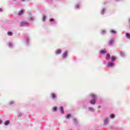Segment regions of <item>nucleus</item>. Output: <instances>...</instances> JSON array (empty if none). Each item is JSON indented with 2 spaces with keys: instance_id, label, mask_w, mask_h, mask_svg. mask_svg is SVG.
<instances>
[{
  "instance_id": "2f4dec72",
  "label": "nucleus",
  "mask_w": 130,
  "mask_h": 130,
  "mask_svg": "<svg viewBox=\"0 0 130 130\" xmlns=\"http://www.w3.org/2000/svg\"><path fill=\"white\" fill-rule=\"evenodd\" d=\"M101 107L100 106H99V108H101Z\"/></svg>"
},
{
  "instance_id": "39448f33",
  "label": "nucleus",
  "mask_w": 130,
  "mask_h": 130,
  "mask_svg": "<svg viewBox=\"0 0 130 130\" xmlns=\"http://www.w3.org/2000/svg\"><path fill=\"white\" fill-rule=\"evenodd\" d=\"M23 14H24V10H21L19 12V16H21L22 15H23Z\"/></svg>"
},
{
  "instance_id": "4be33fe9",
  "label": "nucleus",
  "mask_w": 130,
  "mask_h": 130,
  "mask_svg": "<svg viewBox=\"0 0 130 130\" xmlns=\"http://www.w3.org/2000/svg\"><path fill=\"white\" fill-rule=\"evenodd\" d=\"M101 33H102V34H104V33H105V30H102L101 31Z\"/></svg>"
},
{
  "instance_id": "393cba45",
  "label": "nucleus",
  "mask_w": 130,
  "mask_h": 130,
  "mask_svg": "<svg viewBox=\"0 0 130 130\" xmlns=\"http://www.w3.org/2000/svg\"><path fill=\"white\" fill-rule=\"evenodd\" d=\"M46 19V17H45V16H43V21H44V22L45 21Z\"/></svg>"
},
{
  "instance_id": "a878e982",
  "label": "nucleus",
  "mask_w": 130,
  "mask_h": 130,
  "mask_svg": "<svg viewBox=\"0 0 130 130\" xmlns=\"http://www.w3.org/2000/svg\"><path fill=\"white\" fill-rule=\"evenodd\" d=\"M105 12V9H103L102 11V14H104Z\"/></svg>"
},
{
  "instance_id": "6e6552de",
  "label": "nucleus",
  "mask_w": 130,
  "mask_h": 130,
  "mask_svg": "<svg viewBox=\"0 0 130 130\" xmlns=\"http://www.w3.org/2000/svg\"><path fill=\"white\" fill-rule=\"evenodd\" d=\"M106 59H110V54H107L106 56Z\"/></svg>"
},
{
  "instance_id": "f03ea898",
  "label": "nucleus",
  "mask_w": 130,
  "mask_h": 130,
  "mask_svg": "<svg viewBox=\"0 0 130 130\" xmlns=\"http://www.w3.org/2000/svg\"><path fill=\"white\" fill-rule=\"evenodd\" d=\"M67 55H68V51H66L62 54V57H63V58H66Z\"/></svg>"
},
{
  "instance_id": "2eb2a0df",
  "label": "nucleus",
  "mask_w": 130,
  "mask_h": 130,
  "mask_svg": "<svg viewBox=\"0 0 130 130\" xmlns=\"http://www.w3.org/2000/svg\"><path fill=\"white\" fill-rule=\"evenodd\" d=\"M8 35L9 36H12V35H13V33H12V32H8Z\"/></svg>"
},
{
  "instance_id": "cd10ccee",
  "label": "nucleus",
  "mask_w": 130,
  "mask_h": 130,
  "mask_svg": "<svg viewBox=\"0 0 130 130\" xmlns=\"http://www.w3.org/2000/svg\"><path fill=\"white\" fill-rule=\"evenodd\" d=\"M33 20H34V19L32 17L30 18V21H33Z\"/></svg>"
},
{
  "instance_id": "0eeeda50",
  "label": "nucleus",
  "mask_w": 130,
  "mask_h": 130,
  "mask_svg": "<svg viewBox=\"0 0 130 130\" xmlns=\"http://www.w3.org/2000/svg\"><path fill=\"white\" fill-rule=\"evenodd\" d=\"M113 43V40H111L110 41V42L108 43V45H111Z\"/></svg>"
},
{
  "instance_id": "9b49d317",
  "label": "nucleus",
  "mask_w": 130,
  "mask_h": 130,
  "mask_svg": "<svg viewBox=\"0 0 130 130\" xmlns=\"http://www.w3.org/2000/svg\"><path fill=\"white\" fill-rule=\"evenodd\" d=\"M126 36L128 39H130V34L128 33L126 34Z\"/></svg>"
},
{
  "instance_id": "dca6fc26",
  "label": "nucleus",
  "mask_w": 130,
  "mask_h": 130,
  "mask_svg": "<svg viewBox=\"0 0 130 130\" xmlns=\"http://www.w3.org/2000/svg\"><path fill=\"white\" fill-rule=\"evenodd\" d=\"M115 117V116L114 115V114H112L110 115L111 118H114Z\"/></svg>"
},
{
  "instance_id": "72a5a7b5",
  "label": "nucleus",
  "mask_w": 130,
  "mask_h": 130,
  "mask_svg": "<svg viewBox=\"0 0 130 130\" xmlns=\"http://www.w3.org/2000/svg\"><path fill=\"white\" fill-rule=\"evenodd\" d=\"M77 8H79V6H77Z\"/></svg>"
},
{
  "instance_id": "7ed1b4c3",
  "label": "nucleus",
  "mask_w": 130,
  "mask_h": 130,
  "mask_svg": "<svg viewBox=\"0 0 130 130\" xmlns=\"http://www.w3.org/2000/svg\"><path fill=\"white\" fill-rule=\"evenodd\" d=\"M113 66V63L112 62H109L107 63V67H108L109 68H111L112 67V66Z\"/></svg>"
},
{
  "instance_id": "473e14b6",
  "label": "nucleus",
  "mask_w": 130,
  "mask_h": 130,
  "mask_svg": "<svg viewBox=\"0 0 130 130\" xmlns=\"http://www.w3.org/2000/svg\"><path fill=\"white\" fill-rule=\"evenodd\" d=\"M22 2H24L25 1V0H22Z\"/></svg>"
},
{
  "instance_id": "c85d7f7f",
  "label": "nucleus",
  "mask_w": 130,
  "mask_h": 130,
  "mask_svg": "<svg viewBox=\"0 0 130 130\" xmlns=\"http://www.w3.org/2000/svg\"><path fill=\"white\" fill-rule=\"evenodd\" d=\"M89 110H90V111H93V109L92 108H90Z\"/></svg>"
},
{
  "instance_id": "c756f323",
  "label": "nucleus",
  "mask_w": 130,
  "mask_h": 130,
  "mask_svg": "<svg viewBox=\"0 0 130 130\" xmlns=\"http://www.w3.org/2000/svg\"><path fill=\"white\" fill-rule=\"evenodd\" d=\"M2 123V120H0V124Z\"/></svg>"
},
{
  "instance_id": "20e7f679",
  "label": "nucleus",
  "mask_w": 130,
  "mask_h": 130,
  "mask_svg": "<svg viewBox=\"0 0 130 130\" xmlns=\"http://www.w3.org/2000/svg\"><path fill=\"white\" fill-rule=\"evenodd\" d=\"M56 54H59L61 53V50L60 49H58L55 52Z\"/></svg>"
},
{
  "instance_id": "f257e3e1",
  "label": "nucleus",
  "mask_w": 130,
  "mask_h": 130,
  "mask_svg": "<svg viewBox=\"0 0 130 130\" xmlns=\"http://www.w3.org/2000/svg\"><path fill=\"white\" fill-rule=\"evenodd\" d=\"M90 96L92 99V100L90 101L91 104H95V103H96V95L94 94H91Z\"/></svg>"
},
{
  "instance_id": "ddd939ff",
  "label": "nucleus",
  "mask_w": 130,
  "mask_h": 130,
  "mask_svg": "<svg viewBox=\"0 0 130 130\" xmlns=\"http://www.w3.org/2000/svg\"><path fill=\"white\" fill-rule=\"evenodd\" d=\"M60 110H61V111L62 112V113H63V107H60Z\"/></svg>"
},
{
  "instance_id": "f8f14e48",
  "label": "nucleus",
  "mask_w": 130,
  "mask_h": 130,
  "mask_svg": "<svg viewBox=\"0 0 130 130\" xmlns=\"http://www.w3.org/2000/svg\"><path fill=\"white\" fill-rule=\"evenodd\" d=\"M111 59H112V60L114 61V60H115V59H116V58L115 57V56H113L111 57Z\"/></svg>"
},
{
  "instance_id": "b1692460",
  "label": "nucleus",
  "mask_w": 130,
  "mask_h": 130,
  "mask_svg": "<svg viewBox=\"0 0 130 130\" xmlns=\"http://www.w3.org/2000/svg\"><path fill=\"white\" fill-rule=\"evenodd\" d=\"M14 104V102H10L8 103L9 105H11V104Z\"/></svg>"
},
{
  "instance_id": "bb28decb",
  "label": "nucleus",
  "mask_w": 130,
  "mask_h": 130,
  "mask_svg": "<svg viewBox=\"0 0 130 130\" xmlns=\"http://www.w3.org/2000/svg\"><path fill=\"white\" fill-rule=\"evenodd\" d=\"M21 115H22V114H21V113H19V114H18V117H20V116H21Z\"/></svg>"
},
{
  "instance_id": "f3484780",
  "label": "nucleus",
  "mask_w": 130,
  "mask_h": 130,
  "mask_svg": "<svg viewBox=\"0 0 130 130\" xmlns=\"http://www.w3.org/2000/svg\"><path fill=\"white\" fill-rule=\"evenodd\" d=\"M107 121H108V119H106L105 120V122H104L105 124H107Z\"/></svg>"
},
{
  "instance_id": "4468645a",
  "label": "nucleus",
  "mask_w": 130,
  "mask_h": 130,
  "mask_svg": "<svg viewBox=\"0 0 130 130\" xmlns=\"http://www.w3.org/2000/svg\"><path fill=\"white\" fill-rule=\"evenodd\" d=\"M111 32H112L113 34H115L116 33V31L114 30H111Z\"/></svg>"
},
{
  "instance_id": "9d476101",
  "label": "nucleus",
  "mask_w": 130,
  "mask_h": 130,
  "mask_svg": "<svg viewBox=\"0 0 130 130\" xmlns=\"http://www.w3.org/2000/svg\"><path fill=\"white\" fill-rule=\"evenodd\" d=\"M51 97L54 99L56 98V95H55V94H54V93H51Z\"/></svg>"
},
{
  "instance_id": "412c9836",
  "label": "nucleus",
  "mask_w": 130,
  "mask_h": 130,
  "mask_svg": "<svg viewBox=\"0 0 130 130\" xmlns=\"http://www.w3.org/2000/svg\"><path fill=\"white\" fill-rule=\"evenodd\" d=\"M70 117H71V115H70V114H67V118H70Z\"/></svg>"
},
{
  "instance_id": "aec40b11",
  "label": "nucleus",
  "mask_w": 130,
  "mask_h": 130,
  "mask_svg": "<svg viewBox=\"0 0 130 130\" xmlns=\"http://www.w3.org/2000/svg\"><path fill=\"white\" fill-rule=\"evenodd\" d=\"M9 45L10 47H12V46H13V44L9 43Z\"/></svg>"
},
{
  "instance_id": "1a4fd4ad",
  "label": "nucleus",
  "mask_w": 130,
  "mask_h": 130,
  "mask_svg": "<svg viewBox=\"0 0 130 130\" xmlns=\"http://www.w3.org/2000/svg\"><path fill=\"white\" fill-rule=\"evenodd\" d=\"M5 125H8V124H10V120H7L5 122Z\"/></svg>"
},
{
  "instance_id": "a211bd4d",
  "label": "nucleus",
  "mask_w": 130,
  "mask_h": 130,
  "mask_svg": "<svg viewBox=\"0 0 130 130\" xmlns=\"http://www.w3.org/2000/svg\"><path fill=\"white\" fill-rule=\"evenodd\" d=\"M104 52H105V50H102L101 51V53H104Z\"/></svg>"
},
{
  "instance_id": "7c9ffc66",
  "label": "nucleus",
  "mask_w": 130,
  "mask_h": 130,
  "mask_svg": "<svg viewBox=\"0 0 130 130\" xmlns=\"http://www.w3.org/2000/svg\"><path fill=\"white\" fill-rule=\"evenodd\" d=\"M0 12H2V9L0 8Z\"/></svg>"
},
{
  "instance_id": "423d86ee",
  "label": "nucleus",
  "mask_w": 130,
  "mask_h": 130,
  "mask_svg": "<svg viewBox=\"0 0 130 130\" xmlns=\"http://www.w3.org/2000/svg\"><path fill=\"white\" fill-rule=\"evenodd\" d=\"M25 25H26L25 22H22L20 23L21 27H23V26H25Z\"/></svg>"
},
{
  "instance_id": "5701e85b",
  "label": "nucleus",
  "mask_w": 130,
  "mask_h": 130,
  "mask_svg": "<svg viewBox=\"0 0 130 130\" xmlns=\"http://www.w3.org/2000/svg\"><path fill=\"white\" fill-rule=\"evenodd\" d=\"M53 110H54V111H56V110H57V108L54 107V108H53Z\"/></svg>"
},
{
  "instance_id": "6ab92c4d",
  "label": "nucleus",
  "mask_w": 130,
  "mask_h": 130,
  "mask_svg": "<svg viewBox=\"0 0 130 130\" xmlns=\"http://www.w3.org/2000/svg\"><path fill=\"white\" fill-rule=\"evenodd\" d=\"M54 21V19L53 18L50 19V22H53Z\"/></svg>"
}]
</instances>
